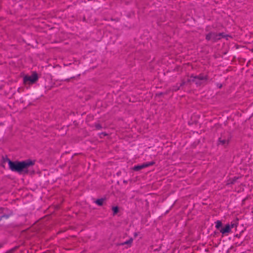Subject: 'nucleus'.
Listing matches in <instances>:
<instances>
[{"instance_id": "nucleus-1", "label": "nucleus", "mask_w": 253, "mask_h": 253, "mask_svg": "<svg viewBox=\"0 0 253 253\" xmlns=\"http://www.w3.org/2000/svg\"><path fill=\"white\" fill-rule=\"evenodd\" d=\"M9 169L13 171L18 172L19 173H27L28 169L35 164V161L27 160L22 162H12L8 160Z\"/></svg>"}, {"instance_id": "nucleus-2", "label": "nucleus", "mask_w": 253, "mask_h": 253, "mask_svg": "<svg viewBox=\"0 0 253 253\" xmlns=\"http://www.w3.org/2000/svg\"><path fill=\"white\" fill-rule=\"evenodd\" d=\"M38 79V75L36 73H34L31 76H26L24 77V82L27 83L29 82L30 84H34Z\"/></svg>"}, {"instance_id": "nucleus-3", "label": "nucleus", "mask_w": 253, "mask_h": 253, "mask_svg": "<svg viewBox=\"0 0 253 253\" xmlns=\"http://www.w3.org/2000/svg\"><path fill=\"white\" fill-rule=\"evenodd\" d=\"M154 164H155V162L153 161L145 163H144L141 165L135 166L133 167V169L135 171H138V170H139L140 169H141L145 168L151 166H153V165H154Z\"/></svg>"}, {"instance_id": "nucleus-4", "label": "nucleus", "mask_w": 253, "mask_h": 253, "mask_svg": "<svg viewBox=\"0 0 253 253\" xmlns=\"http://www.w3.org/2000/svg\"><path fill=\"white\" fill-rule=\"evenodd\" d=\"M234 227V224L231 223V224H226L224 227L222 228L220 230V233H221L223 235L225 234L226 233H229L231 231L232 228Z\"/></svg>"}, {"instance_id": "nucleus-5", "label": "nucleus", "mask_w": 253, "mask_h": 253, "mask_svg": "<svg viewBox=\"0 0 253 253\" xmlns=\"http://www.w3.org/2000/svg\"><path fill=\"white\" fill-rule=\"evenodd\" d=\"M132 242H133L132 238H130L127 241H126V242H124L123 243H121L119 244V245H120V246H124L125 245H128V247H130L131 246L132 243Z\"/></svg>"}, {"instance_id": "nucleus-6", "label": "nucleus", "mask_w": 253, "mask_h": 253, "mask_svg": "<svg viewBox=\"0 0 253 253\" xmlns=\"http://www.w3.org/2000/svg\"><path fill=\"white\" fill-rule=\"evenodd\" d=\"M219 144H222V145H225L227 144L229 142V140L225 139H222L221 138H220L218 140Z\"/></svg>"}, {"instance_id": "nucleus-7", "label": "nucleus", "mask_w": 253, "mask_h": 253, "mask_svg": "<svg viewBox=\"0 0 253 253\" xmlns=\"http://www.w3.org/2000/svg\"><path fill=\"white\" fill-rule=\"evenodd\" d=\"M215 228L217 229H219L222 226V222L220 220H217L216 222H215Z\"/></svg>"}, {"instance_id": "nucleus-8", "label": "nucleus", "mask_w": 253, "mask_h": 253, "mask_svg": "<svg viewBox=\"0 0 253 253\" xmlns=\"http://www.w3.org/2000/svg\"><path fill=\"white\" fill-rule=\"evenodd\" d=\"M103 202H104V199H97L95 201V203L96 204H97L98 205H99V206H101V205H103Z\"/></svg>"}, {"instance_id": "nucleus-9", "label": "nucleus", "mask_w": 253, "mask_h": 253, "mask_svg": "<svg viewBox=\"0 0 253 253\" xmlns=\"http://www.w3.org/2000/svg\"><path fill=\"white\" fill-rule=\"evenodd\" d=\"M112 211L114 214H115L118 212V208L117 207H113L112 208Z\"/></svg>"}, {"instance_id": "nucleus-10", "label": "nucleus", "mask_w": 253, "mask_h": 253, "mask_svg": "<svg viewBox=\"0 0 253 253\" xmlns=\"http://www.w3.org/2000/svg\"><path fill=\"white\" fill-rule=\"evenodd\" d=\"M213 36V34H212V33H210L209 34H208V35H207L206 36V39L208 40H210L211 39V37Z\"/></svg>"}, {"instance_id": "nucleus-11", "label": "nucleus", "mask_w": 253, "mask_h": 253, "mask_svg": "<svg viewBox=\"0 0 253 253\" xmlns=\"http://www.w3.org/2000/svg\"><path fill=\"white\" fill-rule=\"evenodd\" d=\"M219 37L218 38V39H220V37H223V34H220L219 35Z\"/></svg>"}, {"instance_id": "nucleus-12", "label": "nucleus", "mask_w": 253, "mask_h": 253, "mask_svg": "<svg viewBox=\"0 0 253 253\" xmlns=\"http://www.w3.org/2000/svg\"><path fill=\"white\" fill-rule=\"evenodd\" d=\"M199 78L201 79V80H204V79H205V78H204L203 77H200Z\"/></svg>"}]
</instances>
